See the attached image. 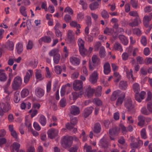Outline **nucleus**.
Listing matches in <instances>:
<instances>
[{"mask_svg":"<svg viewBox=\"0 0 152 152\" xmlns=\"http://www.w3.org/2000/svg\"><path fill=\"white\" fill-rule=\"evenodd\" d=\"M22 84V79L21 77L18 76L15 77L12 84V88L14 91H17L20 88Z\"/></svg>","mask_w":152,"mask_h":152,"instance_id":"f257e3e1","label":"nucleus"},{"mask_svg":"<svg viewBox=\"0 0 152 152\" xmlns=\"http://www.w3.org/2000/svg\"><path fill=\"white\" fill-rule=\"evenodd\" d=\"M152 17V14L151 13L149 15L144 16L143 20V23L145 27L146 28H148L146 32V34L148 33L152 28V25H149V21L151 20Z\"/></svg>","mask_w":152,"mask_h":152,"instance_id":"f03ea898","label":"nucleus"},{"mask_svg":"<svg viewBox=\"0 0 152 152\" xmlns=\"http://www.w3.org/2000/svg\"><path fill=\"white\" fill-rule=\"evenodd\" d=\"M72 140L73 138L71 137L65 136L61 142L63 147L65 148H70L72 145Z\"/></svg>","mask_w":152,"mask_h":152,"instance_id":"7ed1b4c3","label":"nucleus"},{"mask_svg":"<svg viewBox=\"0 0 152 152\" xmlns=\"http://www.w3.org/2000/svg\"><path fill=\"white\" fill-rule=\"evenodd\" d=\"M124 106L127 109V111L129 113L132 114L135 112V109L131 99H129L126 101Z\"/></svg>","mask_w":152,"mask_h":152,"instance_id":"20e7f679","label":"nucleus"},{"mask_svg":"<svg viewBox=\"0 0 152 152\" xmlns=\"http://www.w3.org/2000/svg\"><path fill=\"white\" fill-rule=\"evenodd\" d=\"M119 130L116 126L110 129L109 130V134L110 139L112 140H114V137L117 136L119 134Z\"/></svg>","mask_w":152,"mask_h":152,"instance_id":"39448f33","label":"nucleus"},{"mask_svg":"<svg viewBox=\"0 0 152 152\" xmlns=\"http://www.w3.org/2000/svg\"><path fill=\"white\" fill-rule=\"evenodd\" d=\"M73 88L75 91H81L83 88V82L80 80H76L73 82Z\"/></svg>","mask_w":152,"mask_h":152,"instance_id":"423d86ee","label":"nucleus"},{"mask_svg":"<svg viewBox=\"0 0 152 152\" xmlns=\"http://www.w3.org/2000/svg\"><path fill=\"white\" fill-rule=\"evenodd\" d=\"M33 74V71L31 69H28L26 72V74L23 78V81L25 84H27L29 82L30 79Z\"/></svg>","mask_w":152,"mask_h":152,"instance_id":"0eeeda50","label":"nucleus"},{"mask_svg":"<svg viewBox=\"0 0 152 152\" xmlns=\"http://www.w3.org/2000/svg\"><path fill=\"white\" fill-rule=\"evenodd\" d=\"M77 121V118L76 117H71L70 119V124L68 123L66 125V128L69 130H71L73 128V127L76 124Z\"/></svg>","mask_w":152,"mask_h":152,"instance_id":"6e6552de","label":"nucleus"},{"mask_svg":"<svg viewBox=\"0 0 152 152\" xmlns=\"http://www.w3.org/2000/svg\"><path fill=\"white\" fill-rule=\"evenodd\" d=\"M98 79V75L96 71H94L90 76L89 78V81L92 84L96 83Z\"/></svg>","mask_w":152,"mask_h":152,"instance_id":"1a4fd4ad","label":"nucleus"},{"mask_svg":"<svg viewBox=\"0 0 152 152\" xmlns=\"http://www.w3.org/2000/svg\"><path fill=\"white\" fill-rule=\"evenodd\" d=\"M143 144L142 141L139 139L137 142L130 143V146L131 148L139 149L142 146Z\"/></svg>","mask_w":152,"mask_h":152,"instance_id":"9d476101","label":"nucleus"},{"mask_svg":"<svg viewBox=\"0 0 152 152\" xmlns=\"http://www.w3.org/2000/svg\"><path fill=\"white\" fill-rule=\"evenodd\" d=\"M58 130L55 129H50L48 132V137L50 139H53L58 135Z\"/></svg>","mask_w":152,"mask_h":152,"instance_id":"9b49d317","label":"nucleus"},{"mask_svg":"<svg viewBox=\"0 0 152 152\" xmlns=\"http://www.w3.org/2000/svg\"><path fill=\"white\" fill-rule=\"evenodd\" d=\"M67 40L70 42H73L75 40L74 33L72 31L69 30L67 33Z\"/></svg>","mask_w":152,"mask_h":152,"instance_id":"f8f14e48","label":"nucleus"},{"mask_svg":"<svg viewBox=\"0 0 152 152\" xmlns=\"http://www.w3.org/2000/svg\"><path fill=\"white\" fill-rule=\"evenodd\" d=\"M93 108L92 107H87L83 110V116L84 118H86L90 115L92 112Z\"/></svg>","mask_w":152,"mask_h":152,"instance_id":"ddd939ff","label":"nucleus"},{"mask_svg":"<svg viewBox=\"0 0 152 152\" xmlns=\"http://www.w3.org/2000/svg\"><path fill=\"white\" fill-rule=\"evenodd\" d=\"M69 61L72 64L75 66L78 65L80 62V59L79 58L73 56L70 58Z\"/></svg>","mask_w":152,"mask_h":152,"instance_id":"4468645a","label":"nucleus"},{"mask_svg":"<svg viewBox=\"0 0 152 152\" xmlns=\"http://www.w3.org/2000/svg\"><path fill=\"white\" fill-rule=\"evenodd\" d=\"M71 107L70 111L71 114L75 115L80 113V110L78 107L75 105H72Z\"/></svg>","mask_w":152,"mask_h":152,"instance_id":"2eb2a0df","label":"nucleus"},{"mask_svg":"<svg viewBox=\"0 0 152 152\" xmlns=\"http://www.w3.org/2000/svg\"><path fill=\"white\" fill-rule=\"evenodd\" d=\"M83 92L82 91H80L79 93L75 92H72L71 95L69 96V98L70 100L73 99L74 100H76L79 97V95H82Z\"/></svg>","mask_w":152,"mask_h":152,"instance_id":"dca6fc26","label":"nucleus"},{"mask_svg":"<svg viewBox=\"0 0 152 152\" xmlns=\"http://www.w3.org/2000/svg\"><path fill=\"white\" fill-rule=\"evenodd\" d=\"M100 143L102 147L104 148L107 149L108 148L109 143L107 141V139L105 137H103L100 140Z\"/></svg>","mask_w":152,"mask_h":152,"instance_id":"f3484780","label":"nucleus"},{"mask_svg":"<svg viewBox=\"0 0 152 152\" xmlns=\"http://www.w3.org/2000/svg\"><path fill=\"white\" fill-rule=\"evenodd\" d=\"M36 95L39 98L42 97L44 94V91L40 88H37L35 91Z\"/></svg>","mask_w":152,"mask_h":152,"instance_id":"a211bd4d","label":"nucleus"},{"mask_svg":"<svg viewBox=\"0 0 152 152\" xmlns=\"http://www.w3.org/2000/svg\"><path fill=\"white\" fill-rule=\"evenodd\" d=\"M125 97V93H122L121 94V96L118 97V98L116 102V105H119L122 104Z\"/></svg>","mask_w":152,"mask_h":152,"instance_id":"6ab92c4d","label":"nucleus"},{"mask_svg":"<svg viewBox=\"0 0 152 152\" xmlns=\"http://www.w3.org/2000/svg\"><path fill=\"white\" fill-rule=\"evenodd\" d=\"M92 62L95 65L98 66L100 64V60L98 57L96 55H93L92 58Z\"/></svg>","mask_w":152,"mask_h":152,"instance_id":"aec40b11","label":"nucleus"},{"mask_svg":"<svg viewBox=\"0 0 152 152\" xmlns=\"http://www.w3.org/2000/svg\"><path fill=\"white\" fill-rule=\"evenodd\" d=\"M118 38L121 42L125 45H127L128 43V39L125 36L123 35H119Z\"/></svg>","mask_w":152,"mask_h":152,"instance_id":"412c9836","label":"nucleus"},{"mask_svg":"<svg viewBox=\"0 0 152 152\" xmlns=\"http://www.w3.org/2000/svg\"><path fill=\"white\" fill-rule=\"evenodd\" d=\"M138 120L139 121L138 123V125L142 127L145 124V118L143 115H139L138 118Z\"/></svg>","mask_w":152,"mask_h":152,"instance_id":"4be33fe9","label":"nucleus"},{"mask_svg":"<svg viewBox=\"0 0 152 152\" xmlns=\"http://www.w3.org/2000/svg\"><path fill=\"white\" fill-rule=\"evenodd\" d=\"M4 69H0V81H5L7 78V75L4 72Z\"/></svg>","mask_w":152,"mask_h":152,"instance_id":"5701e85b","label":"nucleus"},{"mask_svg":"<svg viewBox=\"0 0 152 152\" xmlns=\"http://www.w3.org/2000/svg\"><path fill=\"white\" fill-rule=\"evenodd\" d=\"M110 66L108 62L106 63L104 65V72L105 74L107 75L110 72Z\"/></svg>","mask_w":152,"mask_h":152,"instance_id":"b1692460","label":"nucleus"},{"mask_svg":"<svg viewBox=\"0 0 152 152\" xmlns=\"http://www.w3.org/2000/svg\"><path fill=\"white\" fill-rule=\"evenodd\" d=\"M113 49L115 50L119 51L120 52H121L123 51V49L121 44L118 42H116L114 44Z\"/></svg>","mask_w":152,"mask_h":152,"instance_id":"393cba45","label":"nucleus"},{"mask_svg":"<svg viewBox=\"0 0 152 152\" xmlns=\"http://www.w3.org/2000/svg\"><path fill=\"white\" fill-rule=\"evenodd\" d=\"M4 46L8 49L12 50L13 49L14 44L12 42L9 41L7 42Z\"/></svg>","mask_w":152,"mask_h":152,"instance_id":"a878e982","label":"nucleus"},{"mask_svg":"<svg viewBox=\"0 0 152 152\" xmlns=\"http://www.w3.org/2000/svg\"><path fill=\"white\" fill-rule=\"evenodd\" d=\"M101 126L99 123H96L94 124L93 131L96 133H99L101 130Z\"/></svg>","mask_w":152,"mask_h":152,"instance_id":"bb28decb","label":"nucleus"},{"mask_svg":"<svg viewBox=\"0 0 152 152\" xmlns=\"http://www.w3.org/2000/svg\"><path fill=\"white\" fill-rule=\"evenodd\" d=\"M141 20L138 18H135L133 22L129 23V25L132 27H135L137 26L139 23H141Z\"/></svg>","mask_w":152,"mask_h":152,"instance_id":"cd10ccee","label":"nucleus"},{"mask_svg":"<svg viewBox=\"0 0 152 152\" xmlns=\"http://www.w3.org/2000/svg\"><path fill=\"white\" fill-rule=\"evenodd\" d=\"M94 89H91L90 87H89L86 90V93L88 97H91L93 94L95 92Z\"/></svg>","mask_w":152,"mask_h":152,"instance_id":"c85d7f7f","label":"nucleus"},{"mask_svg":"<svg viewBox=\"0 0 152 152\" xmlns=\"http://www.w3.org/2000/svg\"><path fill=\"white\" fill-rule=\"evenodd\" d=\"M126 76L127 78L131 81H133L134 80V78L133 77V75L132 74V69H130V71L129 72L128 70L126 71Z\"/></svg>","mask_w":152,"mask_h":152,"instance_id":"c756f323","label":"nucleus"},{"mask_svg":"<svg viewBox=\"0 0 152 152\" xmlns=\"http://www.w3.org/2000/svg\"><path fill=\"white\" fill-rule=\"evenodd\" d=\"M39 122L43 126H45L46 123V119L45 116L42 115H41L39 118Z\"/></svg>","mask_w":152,"mask_h":152,"instance_id":"7c9ffc66","label":"nucleus"},{"mask_svg":"<svg viewBox=\"0 0 152 152\" xmlns=\"http://www.w3.org/2000/svg\"><path fill=\"white\" fill-rule=\"evenodd\" d=\"M133 89L134 92L136 94H139L140 91V86L137 83H134L133 85Z\"/></svg>","mask_w":152,"mask_h":152,"instance_id":"2f4dec72","label":"nucleus"},{"mask_svg":"<svg viewBox=\"0 0 152 152\" xmlns=\"http://www.w3.org/2000/svg\"><path fill=\"white\" fill-rule=\"evenodd\" d=\"M99 4L97 2H95L91 4L89 7L91 10H96L98 7Z\"/></svg>","mask_w":152,"mask_h":152,"instance_id":"473e14b6","label":"nucleus"},{"mask_svg":"<svg viewBox=\"0 0 152 152\" xmlns=\"http://www.w3.org/2000/svg\"><path fill=\"white\" fill-rule=\"evenodd\" d=\"M113 30L111 28L106 27L104 31V33L107 35H110L113 34Z\"/></svg>","mask_w":152,"mask_h":152,"instance_id":"72a5a7b5","label":"nucleus"},{"mask_svg":"<svg viewBox=\"0 0 152 152\" xmlns=\"http://www.w3.org/2000/svg\"><path fill=\"white\" fill-rule=\"evenodd\" d=\"M120 88L122 90H125L126 89L127 87V84L126 82L121 81L119 83Z\"/></svg>","mask_w":152,"mask_h":152,"instance_id":"f704fd0d","label":"nucleus"},{"mask_svg":"<svg viewBox=\"0 0 152 152\" xmlns=\"http://www.w3.org/2000/svg\"><path fill=\"white\" fill-rule=\"evenodd\" d=\"M40 41H43L45 43H48L51 41V39L50 37L46 36L41 38L39 41V42Z\"/></svg>","mask_w":152,"mask_h":152,"instance_id":"c9c22d12","label":"nucleus"},{"mask_svg":"<svg viewBox=\"0 0 152 152\" xmlns=\"http://www.w3.org/2000/svg\"><path fill=\"white\" fill-rule=\"evenodd\" d=\"M99 55L101 58H104L106 56V52L103 47H101L99 51Z\"/></svg>","mask_w":152,"mask_h":152,"instance_id":"e433bc0d","label":"nucleus"},{"mask_svg":"<svg viewBox=\"0 0 152 152\" xmlns=\"http://www.w3.org/2000/svg\"><path fill=\"white\" fill-rule=\"evenodd\" d=\"M2 106L3 109L6 112H7L10 109V105L7 102L2 103Z\"/></svg>","mask_w":152,"mask_h":152,"instance_id":"4c0bfd02","label":"nucleus"},{"mask_svg":"<svg viewBox=\"0 0 152 152\" xmlns=\"http://www.w3.org/2000/svg\"><path fill=\"white\" fill-rule=\"evenodd\" d=\"M18 53L19 54H20L22 52L23 50V45L22 44L18 43L16 47Z\"/></svg>","mask_w":152,"mask_h":152,"instance_id":"58836bf2","label":"nucleus"},{"mask_svg":"<svg viewBox=\"0 0 152 152\" xmlns=\"http://www.w3.org/2000/svg\"><path fill=\"white\" fill-rule=\"evenodd\" d=\"M19 94V92L18 91H16L15 92L14 101L15 103H18L20 100Z\"/></svg>","mask_w":152,"mask_h":152,"instance_id":"ea45409f","label":"nucleus"},{"mask_svg":"<svg viewBox=\"0 0 152 152\" xmlns=\"http://www.w3.org/2000/svg\"><path fill=\"white\" fill-rule=\"evenodd\" d=\"M29 93V91L28 89H23L21 92V96L23 98H24L28 95Z\"/></svg>","mask_w":152,"mask_h":152,"instance_id":"a19ab883","label":"nucleus"},{"mask_svg":"<svg viewBox=\"0 0 152 152\" xmlns=\"http://www.w3.org/2000/svg\"><path fill=\"white\" fill-rule=\"evenodd\" d=\"M102 17L104 19H107L109 17V15L107 12L105 10H103L101 12Z\"/></svg>","mask_w":152,"mask_h":152,"instance_id":"79ce46f5","label":"nucleus"},{"mask_svg":"<svg viewBox=\"0 0 152 152\" xmlns=\"http://www.w3.org/2000/svg\"><path fill=\"white\" fill-rule=\"evenodd\" d=\"M35 76L37 79L39 80H41L42 75L41 74V71L37 69L35 73Z\"/></svg>","mask_w":152,"mask_h":152,"instance_id":"37998d69","label":"nucleus"},{"mask_svg":"<svg viewBox=\"0 0 152 152\" xmlns=\"http://www.w3.org/2000/svg\"><path fill=\"white\" fill-rule=\"evenodd\" d=\"M61 58V56L59 54H56L53 56V61L54 63L56 64H58Z\"/></svg>","mask_w":152,"mask_h":152,"instance_id":"c03bdc74","label":"nucleus"},{"mask_svg":"<svg viewBox=\"0 0 152 152\" xmlns=\"http://www.w3.org/2000/svg\"><path fill=\"white\" fill-rule=\"evenodd\" d=\"M79 51L80 54L83 56L88 55V50L85 48L84 47L81 49H79Z\"/></svg>","mask_w":152,"mask_h":152,"instance_id":"a18cd8bd","label":"nucleus"},{"mask_svg":"<svg viewBox=\"0 0 152 152\" xmlns=\"http://www.w3.org/2000/svg\"><path fill=\"white\" fill-rule=\"evenodd\" d=\"M12 146L13 150H15L17 152H18L20 146V145L17 142H15L13 144Z\"/></svg>","mask_w":152,"mask_h":152,"instance_id":"49530a36","label":"nucleus"},{"mask_svg":"<svg viewBox=\"0 0 152 152\" xmlns=\"http://www.w3.org/2000/svg\"><path fill=\"white\" fill-rule=\"evenodd\" d=\"M20 13L24 16L26 17L27 16L26 12L25 11L26 10V8L23 6H22L20 8Z\"/></svg>","mask_w":152,"mask_h":152,"instance_id":"de8ad7c7","label":"nucleus"},{"mask_svg":"<svg viewBox=\"0 0 152 152\" xmlns=\"http://www.w3.org/2000/svg\"><path fill=\"white\" fill-rule=\"evenodd\" d=\"M58 49H53L50 52H49V55L51 56H54L56 55V54H59L58 53Z\"/></svg>","mask_w":152,"mask_h":152,"instance_id":"09e8293b","label":"nucleus"},{"mask_svg":"<svg viewBox=\"0 0 152 152\" xmlns=\"http://www.w3.org/2000/svg\"><path fill=\"white\" fill-rule=\"evenodd\" d=\"M78 44L79 46V49H81L84 47V42L80 38L78 39Z\"/></svg>","mask_w":152,"mask_h":152,"instance_id":"8fccbe9b","label":"nucleus"},{"mask_svg":"<svg viewBox=\"0 0 152 152\" xmlns=\"http://www.w3.org/2000/svg\"><path fill=\"white\" fill-rule=\"evenodd\" d=\"M64 19L66 23H68L71 21L72 18L69 15L66 14L64 16Z\"/></svg>","mask_w":152,"mask_h":152,"instance_id":"3c124183","label":"nucleus"},{"mask_svg":"<svg viewBox=\"0 0 152 152\" xmlns=\"http://www.w3.org/2000/svg\"><path fill=\"white\" fill-rule=\"evenodd\" d=\"M93 101L98 106H100L102 105V101L98 98H95L93 100Z\"/></svg>","mask_w":152,"mask_h":152,"instance_id":"603ef678","label":"nucleus"},{"mask_svg":"<svg viewBox=\"0 0 152 152\" xmlns=\"http://www.w3.org/2000/svg\"><path fill=\"white\" fill-rule=\"evenodd\" d=\"M141 137L144 139H145L147 138L146 133L145 129H143L141 131Z\"/></svg>","mask_w":152,"mask_h":152,"instance_id":"864d4df0","label":"nucleus"},{"mask_svg":"<svg viewBox=\"0 0 152 152\" xmlns=\"http://www.w3.org/2000/svg\"><path fill=\"white\" fill-rule=\"evenodd\" d=\"M70 25L71 26L74 27L78 28H80L81 27L80 25L79 24H77V22L75 21H72L70 23Z\"/></svg>","mask_w":152,"mask_h":152,"instance_id":"5fc2aeb1","label":"nucleus"},{"mask_svg":"<svg viewBox=\"0 0 152 152\" xmlns=\"http://www.w3.org/2000/svg\"><path fill=\"white\" fill-rule=\"evenodd\" d=\"M97 66L95 65L92 62L91 60L89 61V69L91 71H93L94 69L95 66Z\"/></svg>","mask_w":152,"mask_h":152,"instance_id":"6e6d98bb","label":"nucleus"},{"mask_svg":"<svg viewBox=\"0 0 152 152\" xmlns=\"http://www.w3.org/2000/svg\"><path fill=\"white\" fill-rule=\"evenodd\" d=\"M61 66H56L55 67V71L57 74H60L61 72Z\"/></svg>","mask_w":152,"mask_h":152,"instance_id":"4d7b16f0","label":"nucleus"},{"mask_svg":"<svg viewBox=\"0 0 152 152\" xmlns=\"http://www.w3.org/2000/svg\"><path fill=\"white\" fill-rule=\"evenodd\" d=\"M141 111L142 114L145 115H148L150 114L145 107H143L141 109Z\"/></svg>","mask_w":152,"mask_h":152,"instance_id":"13d9d810","label":"nucleus"},{"mask_svg":"<svg viewBox=\"0 0 152 152\" xmlns=\"http://www.w3.org/2000/svg\"><path fill=\"white\" fill-rule=\"evenodd\" d=\"M66 105V99L63 98L60 101V106L62 107H64Z\"/></svg>","mask_w":152,"mask_h":152,"instance_id":"bf43d9fd","label":"nucleus"},{"mask_svg":"<svg viewBox=\"0 0 152 152\" xmlns=\"http://www.w3.org/2000/svg\"><path fill=\"white\" fill-rule=\"evenodd\" d=\"M80 4L82 5V8L83 10H86L87 7V4L83 0H80Z\"/></svg>","mask_w":152,"mask_h":152,"instance_id":"052dcab7","label":"nucleus"},{"mask_svg":"<svg viewBox=\"0 0 152 152\" xmlns=\"http://www.w3.org/2000/svg\"><path fill=\"white\" fill-rule=\"evenodd\" d=\"M87 19L86 20V23L88 26H90L91 24V20L90 16H86Z\"/></svg>","mask_w":152,"mask_h":152,"instance_id":"680f3d73","label":"nucleus"},{"mask_svg":"<svg viewBox=\"0 0 152 152\" xmlns=\"http://www.w3.org/2000/svg\"><path fill=\"white\" fill-rule=\"evenodd\" d=\"M64 12H68L69 14L71 15L73 14V11L69 7H66L64 10Z\"/></svg>","mask_w":152,"mask_h":152,"instance_id":"e2e57ef3","label":"nucleus"},{"mask_svg":"<svg viewBox=\"0 0 152 152\" xmlns=\"http://www.w3.org/2000/svg\"><path fill=\"white\" fill-rule=\"evenodd\" d=\"M33 45V42L30 40H29L28 42L27 45V48L28 50H31L32 48Z\"/></svg>","mask_w":152,"mask_h":152,"instance_id":"0e129e2a","label":"nucleus"},{"mask_svg":"<svg viewBox=\"0 0 152 152\" xmlns=\"http://www.w3.org/2000/svg\"><path fill=\"white\" fill-rule=\"evenodd\" d=\"M87 36L86 37V40L89 42H92L93 40V37L91 35H86Z\"/></svg>","mask_w":152,"mask_h":152,"instance_id":"69168bd1","label":"nucleus"},{"mask_svg":"<svg viewBox=\"0 0 152 152\" xmlns=\"http://www.w3.org/2000/svg\"><path fill=\"white\" fill-rule=\"evenodd\" d=\"M133 33L134 34H136L138 36L141 35V31L140 30L139 28H134L133 29Z\"/></svg>","mask_w":152,"mask_h":152,"instance_id":"338daca9","label":"nucleus"},{"mask_svg":"<svg viewBox=\"0 0 152 152\" xmlns=\"http://www.w3.org/2000/svg\"><path fill=\"white\" fill-rule=\"evenodd\" d=\"M84 148L86 149V152H90L92 150L91 147L90 145L87 146L86 144H85L84 146Z\"/></svg>","mask_w":152,"mask_h":152,"instance_id":"774afa93","label":"nucleus"}]
</instances>
